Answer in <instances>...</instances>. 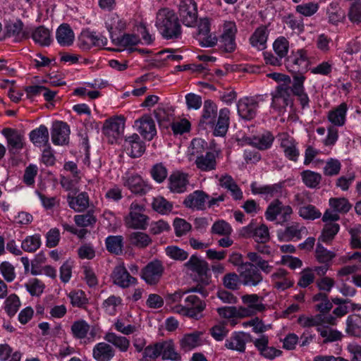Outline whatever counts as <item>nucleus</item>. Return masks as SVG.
Returning <instances> with one entry per match:
<instances>
[{
    "instance_id": "412c9836",
    "label": "nucleus",
    "mask_w": 361,
    "mask_h": 361,
    "mask_svg": "<svg viewBox=\"0 0 361 361\" xmlns=\"http://www.w3.org/2000/svg\"><path fill=\"white\" fill-rule=\"evenodd\" d=\"M140 134L146 140H152L157 134L154 121L149 115H144L135 121Z\"/></svg>"
},
{
    "instance_id": "c9c22d12",
    "label": "nucleus",
    "mask_w": 361,
    "mask_h": 361,
    "mask_svg": "<svg viewBox=\"0 0 361 361\" xmlns=\"http://www.w3.org/2000/svg\"><path fill=\"white\" fill-rule=\"evenodd\" d=\"M274 140L273 135L269 132H267L266 133L250 138V144L260 150H264L271 146Z\"/></svg>"
},
{
    "instance_id": "37998d69",
    "label": "nucleus",
    "mask_w": 361,
    "mask_h": 361,
    "mask_svg": "<svg viewBox=\"0 0 361 361\" xmlns=\"http://www.w3.org/2000/svg\"><path fill=\"white\" fill-rule=\"evenodd\" d=\"M314 302H319L315 305V310L320 314L328 313L333 307L332 302L329 300L326 293H319L312 298Z\"/></svg>"
},
{
    "instance_id": "473e14b6",
    "label": "nucleus",
    "mask_w": 361,
    "mask_h": 361,
    "mask_svg": "<svg viewBox=\"0 0 361 361\" xmlns=\"http://www.w3.org/2000/svg\"><path fill=\"white\" fill-rule=\"evenodd\" d=\"M56 37L61 46H70L74 40V34L69 25L63 23L56 30Z\"/></svg>"
},
{
    "instance_id": "6ab92c4d",
    "label": "nucleus",
    "mask_w": 361,
    "mask_h": 361,
    "mask_svg": "<svg viewBox=\"0 0 361 361\" xmlns=\"http://www.w3.org/2000/svg\"><path fill=\"white\" fill-rule=\"evenodd\" d=\"M111 277L115 284L123 288L137 283V279L132 276L123 265L114 268Z\"/></svg>"
},
{
    "instance_id": "6e6552de",
    "label": "nucleus",
    "mask_w": 361,
    "mask_h": 361,
    "mask_svg": "<svg viewBox=\"0 0 361 361\" xmlns=\"http://www.w3.org/2000/svg\"><path fill=\"white\" fill-rule=\"evenodd\" d=\"M183 266L187 270L197 274L203 284H209V264L204 259L193 255Z\"/></svg>"
},
{
    "instance_id": "7c9ffc66",
    "label": "nucleus",
    "mask_w": 361,
    "mask_h": 361,
    "mask_svg": "<svg viewBox=\"0 0 361 361\" xmlns=\"http://www.w3.org/2000/svg\"><path fill=\"white\" fill-rule=\"evenodd\" d=\"M49 134L47 128L41 125L30 133L31 142L37 147H43L49 144Z\"/></svg>"
},
{
    "instance_id": "4be33fe9",
    "label": "nucleus",
    "mask_w": 361,
    "mask_h": 361,
    "mask_svg": "<svg viewBox=\"0 0 361 361\" xmlns=\"http://www.w3.org/2000/svg\"><path fill=\"white\" fill-rule=\"evenodd\" d=\"M202 331H195L190 334H184L179 341L180 350L188 352L202 345Z\"/></svg>"
},
{
    "instance_id": "603ef678",
    "label": "nucleus",
    "mask_w": 361,
    "mask_h": 361,
    "mask_svg": "<svg viewBox=\"0 0 361 361\" xmlns=\"http://www.w3.org/2000/svg\"><path fill=\"white\" fill-rule=\"evenodd\" d=\"M298 214L300 217L307 220H314L321 216V212L312 204H306L299 207Z\"/></svg>"
},
{
    "instance_id": "c85d7f7f",
    "label": "nucleus",
    "mask_w": 361,
    "mask_h": 361,
    "mask_svg": "<svg viewBox=\"0 0 361 361\" xmlns=\"http://www.w3.org/2000/svg\"><path fill=\"white\" fill-rule=\"evenodd\" d=\"M216 156L213 152H207L205 155L197 157L195 164L197 167L203 171H209L216 169Z\"/></svg>"
},
{
    "instance_id": "39448f33",
    "label": "nucleus",
    "mask_w": 361,
    "mask_h": 361,
    "mask_svg": "<svg viewBox=\"0 0 361 361\" xmlns=\"http://www.w3.org/2000/svg\"><path fill=\"white\" fill-rule=\"evenodd\" d=\"M206 304L195 295H190L185 298V305H178L175 307L177 312L198 319L201 312L205 309Z\"/></svg>"
},
{
    "instance_id": "774afa93",
    "label": "nucleus",
    "mask_w": 361,
    "mask_h": 361,
    "mask_svg": "<svg viewBox=\"0 0 361 361\" xmlns=\"http://www.w3.org/2000/svg\"><path fill=\"white\" fill-rule=\"evenodd\" d=\"M348 16L352 23H361L360 1H354L351 4L348 13Z\"/></svg>"
},
{
    "instance_id": "9d476101",
    "label": "nucleus",
    "mask_w": 361,
    "mask_h": 361,
    "mask_svg": "<svg viewBox=\"0 0 361 361\" xmlns=\"http://www.w3.org/2000/svg\"><path fill=\"white\" fill-rule=\"evenodd\" d=\"M240 281L245 286H257L263 280L259 269L251 262H245L242 270H239Z\"/></svg>"
},
{
    "instance_id": "7ed1b4c3",
    "label": "nucleus",
    "mask_w": 361,
    "mask_h": 361,
    "mask_svg": "<svg viewBox=\"0 0 361 361\" xmlns=\"http://www.w3.org/2000/svg\"><path fill=\"white\" fill-rule=\"evenodd\" d=\"M278 77L277 79L283 81V83L279 85L271 94L272 102L271 106L276 110L281 111L293 103L290 86L291 80L288 75L283 74H278Z\"/></svg>"
},
{
    "instance_id": "20e7f679",
    "label": "nucleus",
    "mask_w": 361,
    "mask_h": 361,
    "mask_svg": "<svg viewBox=\"0 0 361 361\" xmlns=\"http://www.w3.org/2000/svg\"><path fill=\"white\" fill-rule=\"evenodd\" d=\"M293 209L290 205H284L281 200L276 199L268 206L265 212V217L268 221H275L280 216V223L288 222L293 214Z\"/></svg>"
},
{
    "instance_id": "8fccbe9b",
    "label": "nucleus",
    "mask_w": 361,
    "mask_h": 361,
    "mask_svg": "<svg viewBox=\"0 0 361 361\" xmlns=\"http://www.w3.org/2000/svg\"><path fill=\"white\" fill-rule=\"evenodd\" d=\"M273 49L276 55L286 59L289 50V41L285 37H279L273 43Z\"/></svg>"
},
{
    "instance_id": "ea45409f",
    "label": "nucleus",
    "mask_w": 361,
    "mask_h": 361,
    "mask_svg": "<svg viewBox=\"0 0 361 361\" xmlns=\"http://www.w3.org/2000/svg\"><path fill=\"white\" fill-rule=\"evenodd\" d=\"M106 247L110 253L118 255L123 252V238L121 235H110L105 240Z\"/></svg>"
},
{
    "instance_id": "72a5a7b5",
    "label": "nucleus",
    "mask_w": 361,
    "mask_h": 361,
    "mask_svg": "<svg viewBox=\"0 0 361 361\" xmlns=\"http://www.w3.org/2000/svg\"><path fill=\"white\" fill-rule=\"evenodd\" d=\"M67 200L69 207L77 212H83L89 206V197L86 192H81L77 197L68 195Z\"/></svg>"
},
{
    "instance_id": "de8ad7c7",
    "label": "nucleus",
    "mask_w": 361,
    "mask_h": 361,
    "mask_svg": "<svg viewBox=\"0 0 361 361\" xmlns=\"http://www.w3.org/2000/svg\"><path fill=\"white\" fill-rule=\"evenodd\" d=\"M301 177L305 185L310 188H317L322 180L320 173L310 170L301 172Z\"/></svg>"
},
{
    "instance_id": "2f4dec72",
    "label": "nucleus",
    "mask_w": 361,
    "mask_h": 361,
    "mask_svg": "<svg viewBox=\"0 0 361 361\" xmlns=\"http://www.w3.org/2000/svg\"><path fill=\"white\" fill-rule=\"evenodd\" d=\"M230 110L227 108L220 109L217 123L214 134L216 136H224L227 133L229 126Z\"/></svg>"
},
{
    "instance_id": "e2e57ef3",
    "label": "nucleus",
    "mask_w": 361,
    "mask_h": 361,
    "mask_svg": "<svg viewBox=\"0 0 361 361\" xmlns=\"http://www.w3.org/2000/svg\"><path fill=\"white\" fill-rule=\"evenodd\" d=\"M165 251L166 254L174 260L184 261L188 257V252L177 246H168Z\"/></svg>"
},
{
    "instance_id": "6e6d98bb",
    "label": "nucleus",
    "mask_w": 361,
    "mask_h": 361,
    "mask_svg": "<svg viewBox=\"0 0 361 361\" xmlns=\"http://www.w3.org/2000/svg\"><path fill=\"white\" fill-rule=\"evenodd\" d=\"M232 232L231 226L224 220H218L212 226L211 233L218 235L228 236Z\"/></svg>"
},
{
    "instance_id": "680f3d73",
    "label": "nucleus",
    "mask_w": 361,
    "mask_h": 361,
    "mask_svg": "<svg viewBox=\"0 0 361 361\" xmlns=\"http://www.w3.org/2000/svg\"><path fill=\"white\" fill-rule=\"evenodd\" d=\"M153 209L161 214L170 212L173 208V204L162 197L154 198L152 202Z\"/></svg>"
},
{
    "instance_id": "a18cd8bd",
    "label": "nucleus",
    "mask_w": 361,
    "mask_h": 361,
    "mask_svg": "<svg viewBox=\"0 0 361 361\" xmlns=\"http://www.w3.org/2000/svg\"><path fill=\"white\" fill-rule=\"evenodd\" d=\"M41 245V237L39 234L27 236L21 243L22 249L27 252H36Z\"/></svg>"
},
{
    "instance_id": "0e129e2a",
    "label": "nucleus",
    "mask_w": 361,
    "mask_h": 361,
    "mask_svg": "<svg viewBox=\"0 0 361 361\" xmlns=\"http://www.w3.org/2000/svg\"><path fill=\"white\" fill-rule=\"evenodd\" d=\"M335 256L334 252L327 250L321 244H317L316 247V258L320 263L326 264Z\"/></svg>"
},
{
    "instance_id": "9b49d317",
    "label": "nucleus",
    "mask_w": 361,
    "mask_h": 361,
    "mask_svg": "<svg viewBox=\"0 0 361 361\" xmlns=\"http://www.w3.org/2000/svg\"><path fill=\"white\" fill-rule=\"evenodd\" d=\"M237 27L233 21L226 22L224 25V31L219 39V46L225 52H233L236 47L235 41Z\"/></svg>"
},
{
    "instance_id": "5fc2aeb1",
    "label": "nucleus",
    "mask_w": 361,
    "mask_h": 361,
    "mask_svg": "<svg viewBox=\"0 0 361 361\" xmlns=\"http://www.w3.org/2000/svg\"><path fill=\"white\" fill-rule=\"evenodd\" d=\"M220 317L225 319L231 318H243V312L240 311V307L235 306L222 307L216 310Z\"/></svg>"
},
{
    "instance_id": "a211bd4d",
    "label": "nucleus",
    "mask_w": 361,
    "mask_h": 361,
    "mask_svg": "<svg viewBox=\"0 0 361 361\" xmlns=\"http://www.w3.org/2000/svg\"><path fill=\"white\" fill-rule=\"evenodd\" d=\"M189 184L188 175L180 171L173 172L169 178V188L174 193H183Z\"/></svg>"
},
{
    "instance_id": "052dcab7",
    "label": "nucleus",
    "mask_w": 361,
    "mask_h": 361,
    "mask_svg": "<svg viewBox=\"0 0 361 361\" xmlns=\"http://www.w3.org/2000/svg\"><path fill=\"white\" fill-rule=\"evenodd\" d=\"M240 278L235 272H230L224 275L223 277L224 286L230 290H236L239 288V283Z\"/></svg>"
},
{
    "instance_id": "f03ea898",
    "label": "nucleus",
    "mask_w": 361,
    "mask_h": 361,
    "mask_svg": "<svg viewBox=\"0 0 361 361\" xmlns=\"http://www.w3.org/2000/svg\"><path fill=\"white\" fill-rule=\"evenodd\" d=\"M161 356L162 360L180 361L181 355L176 351V345L172 339L155 343L147 346L143 351V357L156 359Z\"/></svg>"
},
{
    "instance_id": "393cba45",
    "label": "nucleus",
    "mask_w": 361,
    "mask_h": 361,
    "mask_svg": "<svg viewBox=\"0 0 361 361\" xmlns=\"http://www.w3.org/2000/svg\"><path fill=\"white\" fill-rule=\"evenodd\" d=\"M305 233H307L305 226H301L298 222H293L286 226L283 232L279 233V237L286 241L291 240L293 238L300 240L302 238V234Z\"/></svg>"
},
{
    "instance_id": "3c124183",
    "label": "nucleus",
    "mask_w": 361,
    "mask_h": 361,
    "mask_svg": "<svg viewBox=\"0 0 361 361\" xmlns=\"http://www.w3.org/2000/svg\"><path fill=\"white\" fill-rule=\"evenodd\" d=\"M90 329V325L82 319L74 322L71 326L73 336L79 339L85 338Z\"/></svg>"
},
{
    "instance_id": "2eb2a0df",
    "label": "nucleus",
    "mask_w": 361,
    "mask_h": 361,
    "mask_svg": "<svg viewBox=\"0 0 361 361\" xmlns=\"http://www.w3.org/2000/svg\"><path fill=\"white\" fill-rule=\"evenodd\" d=\"M209 195L203 190H195L185 198L183 204L192 210L203 211L206 209V203Z\"/></svg>"
},
{
    "instance_id": "a19ab883",
    "label": "nucleus",
    "mask_w": 361,
    "mask_h": 361,
    "mask_svg": "<svg viewBox=\"0 0 361 361\" xmlns=\"http://www.w3.org/2000/svg\"><path fill=\"white\" fill-rule=\"evenodd\" d=\"M128 239L131 245L139 248H145L152 242L149 235L140 231L131 233L128 236Z\"/></svg>"
},
{
    "instance_id": "58836bf2",
    "label": "nucleus",
    "mask_w": 361,
    "mask_h": 361,
    "mask_svg": "<svg viewBox=\"0 0 361 361\" xmlns=\"http://www.w3.org/2000/svg\"><path fill=\"white\" fill-rule=\"evenodd\" d=\"M346 333L351 336L361 337V316L352 314L346 320Z\"/></svg>"
},
{
    "instance_id": "b1692460",
    "label": "nucleus",
    "mask_w": 361,
    "mask_h": 361,
    "mask_svg": "<svg viewBox=\"0 0 361 361\" xmlns=\"http://www.w3.org/2000/svg\"><path fill=\"white\" fill-rule=\"evenodd\" d=\"M114 355L115 350L107 343H99L93 348L92 357L96 361H110Z\"/></svg>"
},
{
    "instance_id": "338daca9",
    "label": "nucleus",
    "mask_w": 361,
    "mask_h": 361,
    "mask_svg": "<svg viewBox=\"0 0 361 361\" xmlns=\"http://www.w3.org/2000/svg\"><path fill=\"white\" fill-rule=\"evenodd\" d=\"M305 80V77L303 75L302 73H293L292 87H290L291 94L293 93L295 95L304 92L305 88L303 84Z\"/></svg>"
},
{
    "instance_id": "f704fd0d",
    "label": "nucleus",
    "mask_w": 361,
    "mask_h": 361,
    "mask_svg": "<svg viewBox=\"0 0 361 361\" xmlns=\"http://www.w3.org/2000/svg\"><path fill=\"white\" fill-rule=\"evenodd\" d=\"M297 144L293 138H283L281 142V147L283 149L285 156L293 161H297L300 156Z\"/></svg>"
},
{
    "instance_id": "1a4fd4ad",
    "label": "nucleus",
    "mask_w": 361,
    "mask_h": 361,
    "mask_svg": "<svg viewBox=\"0 0 361 361\" xmlns=\"http://www.w3.org/2000/svg\"><path fill=\"white\" fill-rule=\"evenodd\" d=\"M178 13L182 23L192 27L197 19V6L194 0H181L179 4Z\"/></svg>"
},
{
    "instance_id": "4d7b16f0",
    "label": "nucleus",
    "mask_w": 361,
    "mask_h": 361,
    "mask_svg": "<svg viewBox=\"0 0 361 361\" xmlns=\"http://www.w3.org/2000/svg\"><path fill=\"white\" fill-rule=\"evenodd\" d=\"M320 335L324 338V343L334 342L339 341L342 338V334L336 329H332L328 327L318 328Z\"/></svg>"
},
{
    "instance_id": "aec40b11",
    "label": "nucleus",
    "mask_w": 361,
    "mask_h": 361,
    "mask_svg": "<svg viewBox=\"0 0 361 361\" xmlns=\"http://www.w3.org/2000/svg\"><path fill=\"white\" fill-rule=\"evenodd\" d=\"M123 146L132 157H140L145 151L144 142L136 133L126 137Z\"/></svg>"
},
{
    "instance_id": "49530a36",
    "label": "nucleus",
    "mask_w": 361,
    "mask_h": 361,
    "mask_svg": "<svg viewBox=\"0 0 361 361\" xmlns=\"http://www.w3.org/2000/svg\"><path fill=\"white\" fill-rule=\"evenodd\" d=\"M281 186L275 184L271 185L258 186L256 183L251 185V190L253 194L265 195L267 197H272L279 192Z\"/></svg>"
},
{
    "instance_id": "13d9d810",
    "label": "nucleus",
    "mask_w": 361,
    "mask_h": 361,
    "mask_svg": "<svg viewBox=\"0 0 361 361\" xmlns=\"http://www.w3.org/2000/svg\"><path fill=\"white\" fill-rule=\"evenodd\" d=\"M329 204L335 212L340 213L348 212L352 207L348 200L344 197L331 198Z\"/></svg>"
},
{
    "instance_id": "423d86ee",
    "label": "nucleus",
    "mask_w": 361,
    "mask_h": 361,
    "mask_svg": "<svg viewBox=\"0 0 361 361\" xmlns=\"http://www.w3.org/2000/svg\"><path fill=\"white\" fill-rule=\"evenodd\" d=\"M144 207L137 203H132L130 213L125 218V224L133 229H145L148 224V217L143 214Z\"/></svg>"
},
{
    "instance_id": "f8f14e48",
    "label": "nucleus",
    "mask_w": 361,
    "mask_h": 361,
    "mask_svg": "<svg viewBox=\"0 0 361 361\" xmlns=\"http://www.w3.org/2000/svg\"><path fill=\"white\" fill-rule=\"evenodd\" d=\"M286 62L290 71L293 73H302L308 66L307 51L303 49H298L295 53H293L292 56L287 57Z\"/></svg>"
},
{
    "instance_id": "f257e3e1",
    "label": "nucleus",
    "mask_w": 361,
    "mask_h": 361,
    "mask_svg": "<svg viewBox=\"0 0 361 361\" xmlns=\"http://www.w3.org/2000/svg\"><path fill=\"white\" fill-rule=\"evenodd\" d=\"M156 26L166 39H178L181 36V25L178 16L173 11L167 8L157 12Z\"/></svg>"
},
{
    "instance_id": "a878e982",
    "label": "nucleus",
    "mask_w": 361,
    "mask_h": 361,
    "mask_svg": "<svg viewBox=\"0 0 361 361\" xmlns=\"http://www.w3.org/2000/svg\"><path fill=\"white\" fill-rule=\"evenodd\" d=\"M248 337L249 335L243 332L235 333L229 339L226 341L225 346L228 349L244 353Z\"/></svg>"
},
{
    "instance_id": "79ce46f5",
    "label": "nucleus",
    "mask_w": 361,
    "mask_h": 361,
    "mask_svg": "<svg viewBox=\"0 0 361 361\" xmlns=\"http://www.w3.org/2000/svg\"><path fill=\"white\" fill-rule=\"evenodd\" d=\"M23 23L20 20L8 24L6 26V35L14 37L16 40H21L27 37V34L23 30Z\"/></svg>"
},
{
    "instance_id": "4468645a",
    "label": "nucleus",
    "mask_w": 361,
    "mask_h": 361,
    "mask_svg": "<svg viewBox=\"0 0 361 361\" xmlns=\"http://www.w3.org/2000/svg\"><path fill=\"white\" fill-rule=\"evenodd\" d=\"M259 102L255 97H244L238 104V114L244 120L250 121L257 114Z\"/></svg>"
},
{
    "instance_id": "0eeeda50",
    "label": "nucleus",
    "mask_w": 361,
    "mask_h": 361,
    "mask_svg": "<svg viewBox=\"0 0 361 361\" xmlns=\"http://www.w3.org/2000/svg\"><path fill=\"white\" fill-rule=\"evenodd\" d=\"M164 272V267L161 261L153 259L144 267L140 272L141 278L150 286L157 284Z\"/></svg>"
},
{
    "instance_id": "09e8293b",
    "label": "nucleus",
    "mask_w": 361,
    "mask_h": 361,
    "mask_svg": "<svg viewBox=\"0 0 361 361\" xmlns=\"http://www.w3.org/2000/svg\"><path fill=\"white\" fill-rule=\"evenodd\" d=\"M87 45L92 44L95 47H103L107 44V39L104 36L96 35L92 32H83L80 37Z\"/></svg>"
},
{
    "instance_id": "cd10ccee",
    "label": "nucleus",
    "mask_w": 361,
    "mask_h": 361,
    "mask_svg": "<svg viewBox=\"0 0 361 361\" xmlns=\"http://www.w3.org/2000/svg\"><path fill=\"white\" fill-rule=\"evenodd\" d=\"M217 115V106L210 99L205 100L203 106V112L200 120V124L204 123L214 125L215 118Z\"/></svg>"
},
{
    "instance_id": "bb28decb",
    "label": "nucleus",
    "mask_w": 361,
    "mask_h": 361,
    "mask_svg": "<svg viewBox=\"0 0 361 361\" xmlns=\"http://www.w3.org/2000/svg\"><path fill=\"white\" fill-rule=\"evenodd\" d=\"M124 184L132 192L140 195L146 194L150 190V187L144 182L140 176L128 177Z\"/></svg>"
},
{
    "instance_id": "dca6fc26",
    "label": "nucleus",
    "mask_w": 361,
    "mask_h": 361,
    "mask_svg": "<svg viewBox=\"0 0 361 361\" xmlns=\"http://www.w3.org/2000/svg\"><path fill=\"white\" fill-rule=\"evenodd\" d=\"M125 123L123 119L111 118L106 121L103 127V133L109 138V142L114 143L123 133Z\"/></svg>"
},
{
    "instance_id": "5701e85b",
    "label": "nucleus",
    "mask_w": 361,
    "mask_h": 361,
    "mask_svg": "<svg viewBox=\"0 0 361 361\" xmlns=\"http://www.w3.org/2000/svg\"><path fill=\"white\" fill-rule=\"evenodd\" d=\"M1 133L6 138L9 151L19 150L23 147V135L17 130L6 128Z\"/></svg>"
},
{
    "instance_id": "e433bc0d",
    "label": "nucleus",
    "mask_w": 361,
    "mask_h": 361,
    "mask_svg": "<svg viewBox=\"0 0 361 361\" xmlns=\"http://www.w3.org/2000/svg\"><path fill=\"white\" fill-rule=\"evenodd\" d=\"M348 107L345 103H341L335 109L329 113L328 118L331 123L337 126H342L345 121Z\"/></svg>"
},
{
    "instance_id": "69168bd1",
    "label": "nucleus",
    "mask_w": 361,
    "mask_h": 361,
    "mask_svg": "<svg viewBox=\"0 0 361 361\" xmlns=\"http://www.w3.org/2000/svg\"><path fill=\"white\" fill-rule=\"evenodd\" d=\"M75 224L80 227H87L96 223V217L92 212H88L84 214L75 215L74 217Z\"/></svg>"
},
{
    "instance_id": "bf43d9fd",
    "label": "nucleus",
    "mask_w": 361,
    "mask_h": 361,
    "mask_svg": "<svg viewBox=\"0 0 361 361\" xmlns=\"http://www.w3.org/2000/svg\"><path fill=\"white\" fill-rule=\"evenodd\" d=\"M252 237L258 243H266L270 239L269 228L265 224H262L252 231Z\"/></svg>"
},
{
    "instance_id": "864d4df0",
    "label": "nucleus",
    "mask_w": 361,
    "mask_h": 361,
    "mask_svg": "<svg viewBox=\"0 0 361 361\" xmlns=\"http://www.w3.org/2000/svg\"><path fill=\"white\" fill-rule=\"evenodd\" d=\"M340 226L336 223H326L322 230L320 239L324 242L328 243L331 241L334 236L338 233Z\"/></svg>"
},
{
    "instance_id": "ddd939ff",
    "label": "nucleus",
    "mask_w": 361,
    "mask_h": 361,
    "mask_svg": "<svg viewBox=\"0 0 361 361\" xmlns=\"http://www.w3.org/2000/svg\"><path fill=\"white\" fill-rule=\"evenodd\" d=\"M262 298H260L257 294H247L242 296L243 302L247 307L240 306V311L244 317L252 316L257 312H263L265 310V305L262 302Z\"/></svg>"
},
{
    "instance_id": "c756f323",
    "label": "nucleus",
    "mask_w": 361,
    "mask_h": 361,
    "mask_svg": "<svg viewBox=\"0 0 361 361\" xmlns=\"http://www.w3.org/2000/svg\"><path fill=\"white\" fill-rule=\"evenodd\" d=\"M267 27L265 25H261L252 33L250 38V42L253 47H257L259 50H263L267 47Z\"/></svg>"
},
{
    "instance_id": "4c0bfd02",
    "label": "nucleus",
    "mask_w": 361,
    "mask_h": 361,
    "mask_svg": "<svg viewBox=\"0 0 361 361\" xmlns=\"http://www.w3.org/2000/svg\"><path fill=\"white\" fill-rule=\"evenodd\" d=\"M104 338L106 342L114 345L121 352H126L129 348L130 341L124 336H118L113 332H107Z\"/></svg>"
},
{
    "instance_id": "f3484780",
    "label": "nucleus",
    "mask_w": 361,
    "mask_h": 361,
    "mask_svg": "<svg viewBox=\"0 0 361 361\" xmlns=\"http://www.w3.org/2000/svg\"><path fill=\"white\" fill-rule=\"evenodd\" d=\"M51 134L54 145H65L68 143L69 139V126L65 122L55 121L52 124Z\"/></svg>"
},
{
    "instance_id": "c03bdc74",
    "label": "nucleus",
    "mask_w": 361,
    "mask_h": 361,
    "mask_svg": "<svg viewBox=\"0 0 361 361\" xmlns=\"http://www.w3.org/2000/svg\"><path fill=\"white\" fill-rule=\"evenodd\" d=\"M33 40L41 46H49L51 39L49 30L43 26H39L32 32Z\"/></svg>"
}]
</instances>
